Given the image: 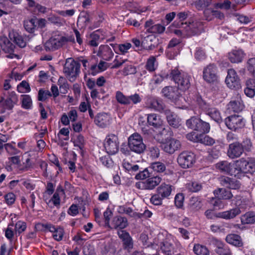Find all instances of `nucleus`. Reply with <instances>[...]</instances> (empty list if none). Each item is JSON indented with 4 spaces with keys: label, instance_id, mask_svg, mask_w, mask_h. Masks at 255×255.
Wrapping results in <instances>:
<instances>
[{
    "label": "nucleus",
    "instance_id": "f257e3e1",
    "mask_svg": "<svg viewBox=\"0 0 255 255\" xmlns=\"http://www.w3.org/2000/svg\"><path fill=\"white\" fill-rule=\"evenodd\" d=\"M168 78L177 84L181 90L185 91L190 86L189 76L187 74H181L177 68L171 70L169 74L164 73L156 75L154 78V83L160 84L164 79Z\"/></svg>",
    "mask_w": 255,
    "mask_h": 255
},
{
    "label": "nucleus",
    "instance_id": "b1692460",
    "mask_svg": "<svg viewBox=\"0 0 255 255\" xmlns=\"http://www.w3.org/2000/svg\"><path fill=\"white\" fill-rule=\"evenodd\" d=\"M216 167L222 172H224L235 177V163H229L227 161H222L216 164Z\"/></svg>",
    "mask_w": 255,
    "mask_h": 255
},
{
    "label": "nucleus",
    "instance_id": "13d9d810",
    "mask_svg": "<svg viewBox=\"0 0 255 255\" xmlns=\"http://www.w3.org/2000/svg\"><path fill=\"white\" fill-rule=\"evenodd\" d=\"M17 90L19 93L29 92L30 88L29 84L23 80L17 86Z\"/></svg>",
    "mask_w": 255,
    "mask_h": 255
},
{
    "label": "nucleus",
    "instance_id": "774afa93",
    "mask_svg": "<svg viewBox=\"0 0 255 255\" xmlns=\"http://www.w3.org/2000/svg\"><path fill=\"white\" fill-rule=\"evenodd\" d=\"M247 68L249 71L255 78V58H252L249 59Z\"/></svg>",
    "mask_w": 255,
    "mask_h": 255
},
{
    "label": "nucleus",
    "instance_id": "7ed1b4c3",
    "mask_svg": "<svg viewBox=\"0 0 255 255\" xmlns=\"http://www.w3.org/2000/svg\"><path fill=\"white\" fill-rule=\"evenodd\" d=\"M252 143L249 138H246L240 143L235 141L231 143L227 151L228 156L232 159L238 158L241 156L245 150L249 151L251 150Z\"/></svg>",
    "mask_w": 255,
    "mask_h": 255
},
{
    "label": "nucleus",
    "instance_id": "69168bd1",
    "mask_svg": "<svg viewBox=\"0 0 255 255\" xmlns=\"http://www.w3.org/2000/svg\"><path fill=\"white\" fill-rule=\"evenodd\" d=\"M165 27L160 24H155L150 28V32L152 33L161 34L165 31Z\"/></svg>",
    "mask_w": 255,
    "mask_h": 255
},
{
    "label": "nucleus",
    "instance_id": "f03ea898",
    "mask_svg": "<svg viewBox=\"0 0 255 255\" xmlns=\"http://www.w3.org/2000/svg\"><path fill=\"white\" fill-rule=\"evenodd\" d=\"M255 171V158H242L235 163V177L241 179L248 173Z\"/></svg>",
    "mask_w": 255,
    "mask_h": 255
},
{
    "label": "nucleus",
    "instance_id": "0eeeda50",
    "mask_svg": "<svg viewBox=\"0 0 255 255\" xmlns=\"http://www.w3.org/2000/svg\"><path fill=\"white\" fill-rule=\"evenodd\" d=\"M224 122L229 129L235 131L243 128L246 124L244 118L239 115H233L228 116L225 119Z\"/></svg>",
    "mask_w": 255,
    "mask_h": 255
},
{
    "label": "nucleus",
    "instance_id": "9d476101",
    "mask_svg": "<svg viewBox=\"0 0 255 255\" xmlns=\"http://www.w3.org/2000/svg\"><path fill=\"white\" fill-rule=\"evenodd\" d=\"M218 68L214 63L205 67L203 70V78L207 83H214L218 80Z\"/></svg>",
    "mask_w": 255,
    "mask_h": 255
},
{
    "label": "nucleus",
    "instance_id": "e433bc0d",
    "mask_svg": "<svg viewBox=\"0 0 255 255\" xmlns=\"http://www.w3.org/2000/svg\"><path fill=\"white\" fill-rule=\"evenodd\" d=\"M90 39L88 44L91 46L96 47L101 42V40L103 38L101 37L99 30H97L94 31L90 35Z\"/></svg>",
    "mask_w": 255,
    "mask_h": 255
},
{
    "label": "nucleus",
    "instance_id": "de8ad7c7",
    "mask_svg": "<svg viewBox=\"0 0 255 255\" xmlns=\"http://www.w3.org/2000/svg\"><path fill=\"white\" fill-rule=\"evenodd\" d=\"M150 168L158 173H162L166 170L165 165L161 162H154L151 163Z\"/></svg>",
    "mask_w": 255,
    "mask_h": 255
},
{
    "label": "nucleus",
    "instance_id": "09e8293b",
    "mask_svg": "<svg viewBox=\"0 0 255 255\" xmlns=\"http://www.w3.org/2000/svg\"><path fill=\"white\" fill-rule=\"evenodd\" d=\"M203 24L200 21H192V36L199 35L203 31Z\"/></svg>",
    "mask_w": 255,
    "mask_h": 255
},
{
    "label": "nucleus",
    "instance_id": "f8f14e48",
    "mask_svg": "<svg viewBox=\"0 0 255 255\" xmlns=\"http://www.w3.org/2000/svg\"><path fill=\"white\" fill-rule=\"evenodd\" d=\"M161 146L165 152L172 154L181 148V143L179 140L170 137L166 139L165 141L162 143Z\"/></svg>",
    "mask_w": 255,
    "mask_h": 255
},
{
    "label": "nucleus",
    "instance_id": "ea45409f",
    "mask_svg": "<svg viewBox=\"0 0 255 255\" xmlns=\"http://www.w3.org/2000/svg\"><path fill=\"white\" fill-rule=\"evenodd\" d=\"M37 23V19L36 18H31L24 21V27L25 29L29 33L34 32Z\"/></svg>",
    "mask_w": 255,
    "mask_h": 255
},
{
    "label": "nucleus",
    "instance_id": "c85d7f7f",
    "mask_svg": "<svg viewBox=\"0 0 255 255\" xmlns=\"http://www.w3.org/2000/svg\"><path fill=\"white\" fill-rule=\"evenodd\" d=\"M245 55L241 49L234 50L229 53L228 58L232 63H238L241 62Z\"/></svg>",
    "mask_w": 255,
    "mask_h": 255
},
{
    "label": "nucleus",
    "instance_id": "864d4df0",
    "mask_svg": "<svg viewBox=\"0 0 255 255\" xmlns=\"http://www.w3.org/2000/svg\"><path fill=\"white\" fill-rule=\"evenodd\" d=\"M248 206L247 204V201L245 200L244 199L242 200L241 201V203L239 204L238 207L230 210H237L238 211L237 212V213L236 214V215L234 217H232V219H234L237 216L240 214L243 211L245 210L248 208Z\"/></svg>",
    "mask_w": 255,
    "mask_h": 255
},
{
    "label": "nucleus",
    "instance_id": "c756f323",
    "mask_svg": "<svg viewBox=\"0 0 255 255\" xmlns=\"http://www.w3.org/2000/svg\"><path fill=\"white\" fill-rule=\"evenodd\" d=\"M8 36L10 40L12 41L20 47L23 48L26 46V42L23 39V37L17 31L13 30L10 31Z\"/></svg>",
    "mask_w": 255,
    "mask_h": 255
},
{
    "label": "nucleus",
    "instance_id": "37998d69",
    "mask_svg": "<svg viewBox=\"0 0 255 255\" xmlns=\"http://www.w3.org/2000/svg\"><path fill=\"white\" fill-rule=\"evenodd\" d=\"M243 224H253L255 223V214L254 212H247L241 217Z\"/></svg>",
    "mask_w": 255,
    "mask_h": 255
},
{
    "label": "nucleus",
    "instance_id": "4be33fe9",
    "mask_svg": "<svg viewBox=\"0 0 255 255\" xmlns=\"http://www.w3.org/2000/svg\"><path fill=\"white\" fill-rule=\"evenodd\" d=\"M158 45V39L154 35H148L143 38L141 41V47L151 50Z\"/></svg>",
    "mask_w": 255,
    "mask_h": 255
},
{
    "label": "nucleus",
    "instance_id": "9b49d317",
    "mask_svg": "<svg viewBox=\"0 0 255 255\" xmlns=\"http://www.w3.org/2000/svg\"><path fill=\"white\" fill-rule=\"evenodd\" d=\"M225 82L231 89L238 90L241 88L240 78L234 69H228Z\"/></svg>",
    "mask_w": 255,
    "mask_h": 255
},
{
    "label": "nucleus",
    "instance_id": "ddd939ff",
    "mask_svg": "<svg viewBox=\"0 0 255 255\" xmlns=\"http://www.w3.org/2000/svg\"><path fill=\"white\" fill-rule=\"evenodd\" d=\"M238 210H228L226 211L214 213L211 210H207L205 212V215L208 219L215 220L216 218H222L226 220L232 219L238 212Z\"/></svg>",
    "mask_w": 255,
    "mask_h": 255
},
{
    "label": "nucleus",
    "instance_id": "393cba45",
    "mask_svg": "<svg viewBox=\"0 0 255 255\" xmlns=\"http://www.w3.org/2000/svg\"><path fill=\"white\" fill-rule=\"evenodd\" d=\"M163 113L165 115L168 123L170 126L174 128H178L180 126V119L175 113L168 109H166Z\"/></svg>",
    "mask_w": 255,
    "mask_h": 255
},
{
    "label": "nucleus",
    "instance_id": "bf43d9fd",
    "mask_svg": "<svg viewBox=\"0 0 255 255\" xmlns=\"http://www.w3.org/2000/svg\"><path fill=\"white\" fill-rule=\"evenodd\" d=\"M116 253L115 247L111 245L106 246L102 251V255H115Z\"/></svg>",
    "mask_w": 255,
    "mask_h": 255
},
{
    "label": "nucleus",
    "instance_id": "7c9ffc66",
    "mask_svg": "<svg viewBox=\"0 0 255 255\" xmlns=\"http://www.w3.org/2000/svg\"><path fill=\"white\" fill-rule=\"evenodd\" d=\"M213 193L215 196L219 197L222 200H229L233 197V195L230 190L224 188H219L215 190Z\"/></svg>",
    "mask_w": 255,
    "mask_h": 255
},
{
    "label": "nucleus",
    "instance_id": "bb28decb",
    "mask_svg": "<svg viewBox=\"0 0 255 255\" xmlns=\"http://www.w3.org/2000/svg\"><path fill=\"white\" fill-rule=\"evenodd\" d=\"M97 55L103 59L109 61L114 56L111 48L107 45H102L99 47Z\"/></svg>",
    "mask_w": 255,
    "mask_h": 255
},
{
    "label": "nucleus",
    "instance_id": "f704fd0d",
    "mask_svg": "<svg viewBox=\"0 0 255 255\" xmlns=\"http://www.w3.org/2000/svg\"><path fill=\"white\" fill-rule=\"evenodd\" d=\"M244 107L240 98H237L236 100L231 101L228 104V109L236 113L242 111Z\"/></svg>",
    "mask_w": 255,
    "mask_h": 255
},
{
    "label": "nucleus",
    "instance_id": "49530a36",
    "mask_svg": "<svg viewBox=\"0 0 255 255\" xmlns=\"http://www.w3.org/2000/svg\"><path fill=\"white\" fill-rule=\"evenodd\" d=\"M116 98L118 103L124 105H129L128 96H126L121 91L116 92Z\"/></svg>",
    "mask_w": 255,
    "mask_h": 255
},
{
    "label": "nucleus",
    "instance_id": "2f4dec72",
    "mask_svg": "<svg viewBox=\"0 0 255 255\" xmlns=\"http://www.w3.org/2000/svg\"><path fill=\"white\" fill-rule=\"evenodd\" d=\"M173 187L165 183H162L156 189L158 193L164 199L167 198L171 194Z\"/></svg>",
    "mask_w": 255,
    "mask_h": 255
},
{
    "label": "nucleus",
    "instance_id": "cd10ccee",
    "mask_svg": "<svg viewBox=\"0 0 255 255\" xmlns=\"http://www.w3.org/2000/svg\"><path fill=\"white\" fill-rule=\"evenodd\" d=\"M160 248L161 253L164 255H172L174 253V248L172 243L167 241H164L156 245Z\"/></svg>",
    "mask_w": 255,
    "mask_h": 255
},
{
    "label": "nucleus",
    "instance_id": "a878e982",
    "mask_svg": "<svg viewBox=\"0 0 255 255\" xmlns=\"http://www.w3.org/2000/svg\"><path fill=\"white\" fill-rule=\"evenodd\" d=\"M111 229H120V230L126 228L128 225V220L126 218L120 216H115L113 218L111 224H110Z\"/></svg>",
    "mask_w": 255,
    "mask_h": 255
},
{
    "label": "nucleus",
    "instance_id": "dca6fc26",
    "mask_svg": "<svg viewBox=\"0 0 255 255\" xmlns=\"http://www.w3.org/2000/svg\"><path fill=\"white\" fill-rule=\"evenodd\" d=\"M161 181V178L155 176L148 178L144 181L136 183V187L142 190H152L158 185Z\"/></svg>",
    "mask_w": 255,
    "mask_h": 255
},
{
    "label": "nucleus",
    "instance_id": "4d7b16f0",
    "mask_svg": "<svg viewBox=\"0 0 255 255\" xmlns=\"http://www.w3.org/2000/svg\"><path fill=\"white\" fill-rule=\"evenodd\" d=\"M52 96V94L48 90H43L41 89L38 91V100L39 101H44L49 97Z\"/></svg>",
    "mask_w": 255,
    "mask_h": 255
},
{
    "label": "nucleus",
    "instance_id": "2eb2a0df",
    "mask_svg": "<svg viewBox=\"0 0 255 255\" xmlns=\"http://www.w3.org/2000/svg\"><path fill=\"white\" fill-rule=\"evenodd\" d=\"M146 107L160 113H163L166 110L165 105L163 101L155 97L148 96L145 102Z\"/></svg>",
    "mask_w": 255,
    "mask_h": 255
},
{
    "label": "nucleus",
    "instance_id": "c03bdc74",
    "mask_svg": "<svg viewBox=\"0 0 255 255\" xmlns=\"http://www.w3.org/2000/svg\"><path fill=\"white\" fill-rule=\"evenodd\" d=\"M210 203L215 210L224 209L225 206V204L222 200L219 197H216V196L214 198L213 197L210 200Z\"/></svg>",
    "mask_w": 255,
    "mask_h": 255
},
{
    "label": "nucleus",
    "instance_id": "6e6d98bb",
    "mask_svg": "<svg viewBox=\"0 0 255 255\" xmlns=\"http://www.w3.org/2000/svg\"><path fill=\"white\" fill-rule=\"evenodd\" d=\"M58 85L59 86L60 91L61 93H67V90L69 88V85L63 77H60L58 81Z\"/></svg>",
    "mask_w": 255,
    "mask_h": 255
},
{
    "label": "nucleus",
    "instance_id": "6ab92c4d",
    "mask_svg": "<svg viewBox=\"0 0 255 255\" xmlns=\"http://www.w3.org/2000/svg\"><path fill=\"white\" fill-rule=\"evenodd\" d=\"M64 39L61 36L58 38H51L47 40L45 44L44 48L47 51H53L63 46Z\"/></svg>",
    "mask_w": 255,
    "mask_h": 255
},
{
    "label": "nucleus",
    "instance_id": "5fc2aeb1",
    "mask_svg": "<svg viewBox=\"0 0 255 255\" xmlns=\"http://www.w3.org/2000/svg\"><path fill=\"white\" fill-rule=\"evenodd\" d=\"M113 214V213L112 211L109 208H107L106 211L104 212L103 216L105 227L107 228L111 227L110 221Z\"/></svg>",
    "mask_w": 255,
    "mask_h": 255
},
{
    "label": "nucleus",
    "instance_id": "39448f33",
    "mask_svg": "<svg viewBox=\"0 0 255 255\" xmlns=\"http://www.w3.org/2000/svg\"><path fill=\"white\" fill-rule=\"evenodd\" d=\"M197 102L205 114L211 119L218 124L223 122L220 112L217 108L205 102L200 96L197 98Z\"/></svg>",
    "mask_w": 255,
    "mask_h": 255
},
{
    "label": "nucleus",
    "instance_id": "1a4fd4ad",
    "mask_svg": "<svg viewBox=\"0 0 255 255\" xmlns=\"http://www.w3.org/2000/svg\"><path fill=\"white\" fill-rule=\"evenodd\" d=\"M104 147L108 153L114 155L118 152L119 141L118 136L115 134H108L105 140Z\"/></svg>",
    "mask_w": 255,
    "mask_h": 255
},
{
    "label": "nucleus",
    "instance_id": "423d86ee",
    "mask_svg": "<svg viewBox=\"0 0 255 255\" xmlns=\"http://www.w3.org/2000/svg\"><path fill=\"white\" fill-rule=\"evenodd\" d=\"M80 68V64L73 58L66 59L64 66L63 72L70 81H74L77 76Z\"/></svg>",
    "mask_w": 255,
    "mask_h": 255
},
{
    "label": "nucleus",
    "instance_id": "4468645a",
    "mask_svg": "<svg viewBox=\"0 0 255 255\" xmlns=\"http://www.w3.org/2000/svg\"><path fill=\"white\" fill-rule=\"evenodd\" d=\"M178 87L166 86L161 91L162 96L169 99L171 102L176 103L181 96Z\"/></svg>",
    "mask_w": 255,
    "mask_h": 255
},
{
    "label": "nucleus",
    "instance_id": "a211bd4d",
    "mask_svg": "<svg viewBox=\"0 0 255 255\" xmlns=\"http://www.w3.org/2000/svg\"><path fill=\"white\" fill-rule=\"evenodd\" d=\"M218 180L222 186L231 189H239L241 185L236 179L225 176L219 177Z\"/></svg>",
    "mask_w": 255,
    "mask_h": 255
},
{
    "label": "nucleus",
    "instance_id": "f3484780",
    "mask_svg": "<svg viewBox=\"0 0 255 255\" xmlns=\"http://www.w3.org/2000/svg\"><path fill=\"white\" fill-rule=\"evenodd\" d=\"M118 235L122 240L123 248L130 252L133 247V241L129 234L125 230H120L118 232Z\"/></svg>",
    "mask_w": 255,
    "mask_h": 255
},
{
    "label": "nucleus",
    "instance_id": "473e14b6",
    "mask_svg": "<svg viewBox=\"0 0 255 255\" xmlns=\"http://www.w3.org/2000/svg\"><path fill=\"white\" fill-rule=\"evenodd\" d=\"M147 121L148 125L155 128H158L162 124V121L159 116L154 113L147 115Z\"/></svg>",
    "mask_w": 255,
    "mask_h": 255
},
{
    "label": "nucleus",
    "instance_id": "72a5a7b5",
    "mask_svg": "<svg viewBox=\"0 0 255 255\" xmlns=\"http://www.w3.org/2000/svg\"><path fill=\"white\" fill-rule=\"evenodd\" d=\"M226 242L235 247H241L243 246V243L241 237L236 234H229L226 238Z\"/></svg>",
    "mask_w": 255,
    "mask_h": 255
},
{
    "label": "nucleus",
    "instance_id": "4c0bfd02",
    "mask_svg": "<svg viewBox=\"0 0 255 255\" xmlns=\"http://www.w3.org/2000/svg\"><path fill=\"white\" fill-rule=\"evenodd\" d=\"M215 252L218 255H231V251L227 245L221 242L217 243Z\"/></svg>",
    "mask_w": 255,
    "mask_h": 255
},
{
    "label": "nucleus",
    "instance_id": "20e7f679",
    "mask_svg": "<svg viewBox=\"0 0 255 255\" xmlns=\"http://www.w3.org/2000/svg\"><path fill=\"white\" fill-rule=\"evenodd\" d=\"M128 146L132 153L137 155L143 154L146 149L142 137L137 132L132 133L128 137Z\"/></svg>",
    "mask_w": 255,
    "mask_h": 255
},
{
    "label": "nucleus",
    "instance_id": "412c9836",
    "mask_svg": "<svg viewBox=\"0 0 255 255\" xmlns=\"http://www.w3.org/2000/svg\"><path fill=\"white\" fill-rule=\"evenodd\" d=\"M207 134H197L195 136H193L192 134V142H199L205 146L213 145L216 143V140Z\"/></svg>",
    "mask_w": 255,
    "mask_h": 255
},
{
    "label": "nucleus",
    "instance_id": "5701e85b",
    "mask_svg": "<svg viewBox=\"0 0 255 255\" xmlns=\"http://www.w3.org/2000/svg\"><path fill=\"white\" fill-rule=\"evenodd\" d=\"M177 162L183 168H189L191 165V152L188 151L182 152L177 158Z\"/></svg>",
    "mask_w": 255,
    "mask_h": 255
},
{
    "label": "nucleus",
    "instance_id": "338daca9",
    "mask_svg": "<svg viewBox=\"0 0 255 255\" xmlns=\"http://www.w3.org/2000/svg\"><path fill=\"white\" fill-rule=\"evenodd\" d=\"M206 58V53L201 48H198L195 53V58L198 61L205 60Z\"/></svg>",
    "mask_w": 255,
    "mask_h": 255
},
{
    "label": "nucleus",
    "instance_id": "0e129e2a",
    "mask_svg": "<svg viewBox=\"0 0 255 255\" xmlns=\"http://www.w3.org/2000/svg\"><path fill=\"white\" fill-rule=\"evenodd\" d=\"M163 199V198L156 192V194L151 196L150 198V202L154 205L159 206L162 204Z\"/></svg>",
    "mask_w": 255,
    "mask_h": 255
},
{
    "label": "nucleus",
    "instance_id": "a18cd8bd",
    "mask_svg": "<svg viewBox=\"0 0 255 255\" xmlns=\"http://www.w3.org/2000/svg\"><path fill=\"white\" fill-rule=\"evenodd\" d=\"M193 251L197 255H209V251L206 247L199 244L195 245Z\"/></svg>",
    "mask_w": 255,
    "mask_h": 255
},
{
    "label": "nucleus",
    "instance_id": "aec40b11",
    "mask_svg": "<svg viewBox=\"0 0 255 255\" xmlns=\"http://www.w3.org/2000/svg\"><path fill=\"white\" fill-rule=\"evenodd\" d=\"M111 117L106 113H100L97 114L94 118L95 124L101 128H105L110 125Z\"/></svg>",
    "mask_w": 255,
    "mask_h": 255
},
{
    "label": "nucleus",
    "instance_id": "680f3d73",
    "mask_svg": "<svg viewBox=\"0 0 255 255\" xmlns=\"http://www.w3.org/2000/svg\"><path fill=\"white\" fill-rule=\"evenodd\" d=\"M73 143L75 146L78 147L81 150H82L85 143L84 136L80 134L78 135L74 140Z\"/></svg>",
    "mask_w": 255,
    "mask_h": 255
},
{
    "label": "nucleus",
    "instance_id": "c9c22d12",
    "mask_svg": "<svg viewBox=\"0 0 255 255\" xmlns=\"http://www.w3.org/2000/svg\"><path fill=\"white\" fill-rule=\"evenodd\" d=\"M0 44L2 49L6 53H10L14 51V45L5 37L0 39Z\"/></svg>",
    "mask_w": 255,
    "mask_h": 255
},
{
    "label": "nucleus",
    "instance_id": "3c124183",
    "mask_svg": "<svg viewBox=\"0 0 255 255\" xmlns=\"http://www.w3.org/2000/svg\"><path fill=\"white\" fill-rule=\"evenodd\" d=\"M212 0H198L195 5L198 10H203L210 5Z\"/></svg>",
    "mask_w": 255,
    "mask_h": 255
},
{
    "label": "nucleus",
    "instance_id": "8fccbe9b",
    "mask_svg": "<svg viewBox=\"0 0 255 255\" xmlns=\"http://www.w3.org/2000/svg\"><path fill=\"white\" fill-rule=\"evenodd\" d=\"M156 58L154 56H150L147 60L145 68L149 72H153L156 69L155 63Z\"/></svg>",
    "mask_w": 255,
    "mask_h": 255
},
{
    "label": "nucleus",
    "instance_id": "603ef678",
    "mask_svg": "<svg viewBox=\"0 0 255 255\" xmlns=\"http://www.w3.org/2000/svg\"><path fill=\"white\" fill-rule=\"evenodd\" d=\"M148 154L152 158H157L159 157L160 150L159 148L154 145L149 146L147 149Z\"/></svg>",
    "mask_w": 255,
    "mask_h": 255
},
{
    "label": "nucleus",
    "instance_id": "e2e57ef3",
    "mask_svg": "<svg viewBox=\"0 0 255 255\" xmlns=\"http://www.w3.org/2000/svg\"><path fill=\"white\" fill-rule=\"evenodd\" d=\"M3 101H4V102L2 103V106L5 109L9 110L12 109L14 105L17 103H13L12 101L8 98H6V99L4 100V98L1 97L0 100V104Z\"/></svg>",
    "mask_w": 255,
    "mask_h": 255
},
{
    "label": "nucleus",
    "instance_id": "58836bf2",
    "mask_svg": "<svg viewBox=\"0 0 255 255\" xmlns=\"http://www.w3.org/2000/svg\"><path fill=\"white\" fill-rule=\"evenodd\" d=\"M208 153L206 159L209 162H213L215 159H218L221 155V152L220 150L217 149L216 146L209 149Z\"/></svg>",
    "mask_w": 255,
    "mask_h": 255
},
{
    "label": "nucleus",
    "instance_id": "79ce46f5",
    "mask_svg": "<svg viewBox=\"0 0 255 255\" xmlns=\"http://www.w3.org/2000/svg\"><path fill=\"white\" fill-rule=\"evenodd\" d=\"M21 107L24 109H30L32 108V102L30 96L28 95L21 96Z\"/></svg>",
    "mask_w": 255,
    "mask_h": 255
},
{
    "label": "nucleus",
    "instance_id": "a19ab883",
    "mask_svg": "<svg viewBox=\"0 0 255 255\" xmlns=\"http://www.w3.org/2000/svg\"><path fill=\"white\" fill-rule=\"evenodd\" d=\"M111 45L113 47L116 53H121L123 54L127 53L128 50L131 47V45L129 43H126L116 45L114 44H111Z\"/></svg>",
    "mask_w": 255,
    "mask_h": 255
},
{
    "label": "nucleus",
    "instance_id": "6e6552de",
    "mask_svg": "<svg viewBox=\"0 0 255 255\" xmlns=\"http://www.w3.org/2000/svg\"><path fill=\"white\" fill-rule=\"evenodd\" d=\"M210 130L209 123L202 120L200 118L192 117V134L193 136L197 134L208 133Z\"/></svg>",
    "mask_w": 255,
    "mask_h": 255
},
{
    "label": "nucleus",
    "instance_id": "052dcab7",
    "mask_svg": "<svg viewBox=\"0 0 255 255\" xmlns=\"http://www.w3.org/2000/svg\"><path fill=\"white\" fill-rule=\"evenodd\" d=\"M83 253L84 255H93L95 254L94 246L90 243H86L83 247Z\"/></svg>",
    "mask_w": 255,
    "mask_h": 255
}]
</instances>
